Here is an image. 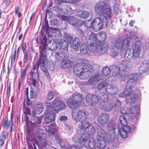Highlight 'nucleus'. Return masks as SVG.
<instances>
[{"mask_svg":"<svg viewBox=\"0 0 149 149\" xmlns=\"http://www.w3.org/2000/svg\"><path fill=\"white\" fill-rule=\"evenodd\" d=\"M47 110L45 112V121L49 124L53 121L55 119V114L59 110L64 109L65 107V103L56 99L52 102H47Z\"/></svg>","mask_w":149,"mask_h":149,"instance_id":"f257e3e1","label":"nucleus"},{"mask_svg":"<svg viewBox=\"0 0 149 149\" xmlns=\"http://www.w3.org/2000/svg\"><path fill=\"white\" fill-rule=\"evenodd\" d=\"M52 38L51 37L47 38L46 36L44 35H42V36L40 37V42L39 46L40 54V55L42 56L43 57L46 58V55L48 54V52L49 50L54 51L57 48V43L56 42V40L49 46L51 42Z\"/></svg>","mask_w":149,"mask_h":149,"instance_id":"f03ea898","label":"nucleus"},{"mask_svg":"<svg viewBox=\"0 0 149 149\" xmlns=\"http://www.w3.org/2000/svg\"><path fill=\"white\" fill-rule=\"evenodd\" d=\"M142 42L140 40L136 41L133 46V53L131 52L130 49H128L125 52L124 58L127 61H129L133 58L136 59V63L139 64L142 61L143 58L139 57L141 52V45Z\"/></svg>","mask_w":149,"mask_h":149,"instance_id":"7ed1b4c3","label":"nucleus"},{"mask_svg":"<svg viewBox=\"0 0 149 149\" xmlns=\"http://www.w3.org/2000/svg\"><path fill=\"white\" fill-rule=\"evenodd\" d=\"M139 77V74L136 73L132 74L130 75L129 77V79L125 86L124 91L119 94V95L120 97H125L132 91H134H134L136 90H137V89L134 85L135 82L138 80Z\"/></svg>","mask_w":149,"mask_h":149,"instance_id":"20e7f679","label":"nucleus"},{"mask_svg":"<svg viewBox=\"0 0 149 149\" xmlns=\"http://www.w3.org/2000/svg\"><path fill=\"white\" fill-rule=\"evenodd\" d=\"M94 9L96 13L101 15L104 14L109 19L112 17V13L111 9L105 2L100 1L97 3L95 5Z\"/></svg>","mask_w":149,"mask_h":149,"instance_id":"39448f33","label":"nucleus"},{"mask_svg":"<svg viewBox=\"0 0 149 149\" xmlns=\"http://www.w3.org/2000/svg\"><path fill=\"white\" fill-rule=\"evenodd\" d=\"M129 44V38L127 36L122 40L118 39L113 42L111 45L113 48L115 47L120 49L121 52H124L128 49Z\"/></svg>","mask_w":149,"mask_h":149,"instance_id":"423d86ee","label":"nucleus"},{"mask_svg":"<svg viewBox=\"0 0 149 149\" xmlns=\"http://www.w3.org/2000/svg\"><path fill=\"white\" fill-rule=\"evenodd\" d=\"M93 22V28L97 30H100L107 26V19L103 14L100 15V17L95 18Z\"/></svg>","mask_w":149,"mask_h":149,"instance_id":"0eeeda50","label":"nucleus"},{"mask_svg":"<svg viewBox=\"0 0 149 149\" xmlns=\"http://www.w3.org/2000/svg\"><path fill=\"white\" fill-rule=\"evenodd\" d=\"M96 138L98 142L108 143L111 141V135H109L107 132L104 129L100 128L97 131Z\"/></svg>","mask_w":149,"mask_h":149,"instance_id":"6e6552de","label":"nucleus"},{"mask_svg":"<svg viewBox=\"0 0 149 149\" xmlns=\"http://www.w3.org/2000/svg\"><path fill=\"white\" fill-rule=\"evenodd\" d=\"M31 119V127L34 131H37L40 128L42 118L38 117L35 114H32Z\"/></svg>","mask_w":149,"mask_h":149,"instance_id":"1a4fd4ad","label":"nucleus"},{"mask_svg":"<svg viewBox=\"0 0 149 149\" xmlns=\"http://www.w3.org/2000/svg\"><path fill=\"white\" fill-rule=\"evenodd\" d=\"M89 138L88 134L83 132H78V134L75 135L73 139L75 142L84 143L86 142Z\"/></svg>","mask_w":149,"mask_h":149,"instance_id":"9d476101","label":"nucleus"},{"mask_svg":"<svg viewBox=\"0 0 149 149\" xmlns=\"http://www.w3.org/2000/svg\"><path fill=\"white\" fill-rule=\"evenodd\" d=\"M72 115L73 119L77 122L81 120H86L88 116L87 113L84 109L79 110L77 113L73 112Z\"/></svg>","mask_w":149,"mask_h":149,"instance_id":"9b49d317","label":"nucleus"},{"mask_svg":"<svg viewBox=\"0 0 149 149\" xmlns=\"http://www.w3.org/2000/svg\"><path fill=\"white\" fill-rule=\"evenodd\" d=\"M67 39L73 50L76 52L78 51L81 43L80 39L78 38H75L73 39V38L70 36H68Z\"/></svg>","mask_w":149,"mask_h":149,"instance_id":"f8f14e48","label":"nucleus"},{"mask_svg":"<svg viewBox=\"0 0 149 149\" xmlns=\"http://www.w3.org/2000/svg\"><path fill=\"white\" fill-rule=\"evenodd\" d=\"M86 64L84 65L81 63L75 64L73 67V71L74 74L77 77L80 78V76L83 73L84 69V66L86 67Z\"/></svg>","mask_w":149,"mask_h":149,"instance_id":"ddd939ff","label":"nucleus"},{"mask_svg":"<svg viewBox=\"0 0 149 149\" xmlns=\"http://www.w3.org/2000/svg\"><path fill=\"white\" fill-rule=\"evenodd\" d=\"M86 102L90 105H95L99 101V97L95 95L88 94L86 97Z\"/></svg>","mask_w":149,"mask_h":149,"instance_id":"4468645a","label":"nucleus"},{"mask_svg":"<svg viewBox=\"0 0 149 149\" xmlns=\"http://www.w3.org/2000/svg\"><path fill=\"white\" fill-rule=\"evenodd\" d=\"M131 128L128 126H126L120 128L119 127L116 131V133L120 134L122 138H126L128 134L130 132Z\"/></svg>","mask_w":149,"mask_h":149,"instance_id":"2eb2a0df","label":"nucleus"},{"mask_svg":"<svg viewBox=\"0 0 149 149\" xmlns=\"http://www.w3.org/2000/svg\"><path fill=\"white\" fill-rule=\"evenodd\" d=\"M86 120H81L76 123V125L79 132H83L90 125V123Z\"/></svg>","mask_w":149,"mask_h":149,"instance_id":"dca6fc26","label":"nucleus"},{"mask_svg":"<svg viewBox=\"0 0 149 149\" xmlns=\"http://www.w3.org/2000/svg\"><path fill=\"white\" fill-rule=\"evenodd\" d=\"M77 15L69 17L68 21L69 23L74 26L78 27L82 25V21L77 18Z\"/></svg>","mask_w":149,"mask_h":149,"instance_id":"f3484780","label":"nucleus"},{"mask_svg":"<svg viewBox=\"0 0 149 149\" xmlns=\"http://www.w3.org/2000/svg\"><path fill=\"white\" fill-rule=\"evenodd\" d=\"M106 125L107 129L109 132H111L113 134L116 133V131L119 127L114 122L113 120H110Z\"/></svg>","mask_w":149,"mask_h":149,"instance_id":"a211bd4d","label":"nucleus"},{"mask_svg":"<svg viewBox=\"0 0 149 149\" xmlns=\"http://www.w3.org/2000/svg\"><path fill=\"white\" fill-rule=\"evenodd\" d=\"M88 44V46L84 44L81 45L80 49V52L81 53L83 54H86L88 51L91 52H94V49H95V47L93 45L92 46L91 44Z\"/></svg>","mask_w":149,"mask_h":149,"instance_id":"6ab92c4d","label":"nucleus"},{"mask_svg":"<svg viewBox=\"0 0 149 149\" xmlns=\"http://www.w3.org/2000/svg\"><path fill=\"white\" fill-rule=\"evenodd\" d=\"M56 42L60 47V49L67 51L68 45L67 42L63 38H59L56 39Z\"/></svg>","mask_w":149,"mask_h":149,"instance_id":"aec40b11","label":"nucleus"},{"mask_svg":"<svg viewBox=\"0 0 149 149\" xmlns=\"http://www.w3.org/2000/svg\"><path fill=\"white\" fill-rule=\"evenodd\" d=\"M103 77L102 73L98 72L95 74L94 75L89 79L86 81V83L88 84H91L95 81H99L100 79H102Z\"/></svg>","mask_w":149,"mask_h":149,"instance_id":"412c9836","label":"nucleus"},{"mask_svg":"<svg viewBox=\"0 0 149 149\" xmlns=\"http://www.w3.org/2000/svg\"><path fill=\"white\" fill-rule=\"evenodd\" d=\"M95 47L94 49V52L95 51H100L103 53L106 52L107 49H108L109 47L108 44L105 42H102L101 44H97L95 45Z\"/></svg>","mask_w":149,"mask_h":149,"instance_id":"4be33fe9","label":"nucleus"},{"mask_svg":"<svg viewBox=\"0 0 149 149\" xmlns=\"http://www.w3.org/2000/svg\"><path fill=\"white\" fill-rule=\"evenodd\" d=\"M86 70L85 72L84 70L83 72V73L80 76V79H84L88 77H89L92 75L93 72V69L92 68L88 67V68H86Z\"/></svg>","mask_w":149,"mask_h":149,"instance_id":"5701e85b","label":"nucleus"},{"mask_svg":"<svg viewBox=\"0 0 149 149\" xmlns=\"http://www.w3.org/2000/svg\"><path fill=\"white\" fill-rule=\"evenodd\" d=\"M53 57L56 61H59L67 57L63 51L55 52L53 53Z\"/></svg>","mask_w":149,"mask_h":149,"instance_id":"b1692460","label":"nucleus"},{"mask_svg":"<svg viewBox=\"0 0 149 149\" xmlns=\"http://www.w3.org/2000/svg\"><path fill=\"white\" fill-rule=\"evenodd\" d=\"M134 91H132L130 94L124 97H121L120 96H119L121 97H127L129 95H130V97H127L125 99V101L126 103L130 104L132 103H133L135 102L136 97V96L137 94L136 93V91L137 90H136L135 91H134Z\"/></svg>","mask_w":149,"mask_h":149,"instance_id":"393cba45","label":"nucleus"},{"mask_svg":"<svg viewBox=\"0 0 149 149\" xmlns=\"http://www.w3.org/2000/svg\"><path fill=\"white\" fill-rule=\"evenodd\" d=\"M97 36L93 32L91 33L89 36V38L88 40V43L91 44L92 46H95V45L97 44Z\"/></svg>","mask_w":149,"mask_h":149,"instance_id":"a878e982","label":"nucleus"},{"mask_svg":"<svg viewBox=\"0 0 149 149\" xmlns=\"http://www.w3.org/2000/svg\"><path fill=\"white\" fill-rule=\"evenodd\" d=\"M40 58L38 63H37L36 64H33V71L36 70L37 73L38 74V70L39 68V66H40V68L41 67V64L43 63H45V62L46 61L47 58L45 57H43L42 56L40 55Z\"/></svg>","mask_w":149,"mask_h":149,"instance_id":"bb28decb","label":"nucleus"},{"mask_svg":"<svg viewBox=\"0 0 149 149\" xmlns=\"http://www.w3.org/2000/svg\"><path fill=\"white\" fill-rule=\"evenodd\" d=\"M49 27L48 21L47 19L46 16L45 18V24L43 25L42 26L40 37L42 36V35H43L46 36V34L48 32Z\"/></svg>","mask_w":149,"mask_h":149,"instance_id":"cd10ccee","label":"nucleus"},{"mask_svg":"<svg viewBox=\"0 0 149 149\" xmlns=\"http://www.w3.org/2000/svg\"><path fill=\"white\" fill-rule=\"evenodd\" d=\"M106 38V33L104 32H100L97 34V43L101 44L102 42H104Z\"/></svg>","mask_w":149,"mask_h":149,"instance_id":"c85d7f7f","label":"nucleus"},{"mask_svg":"<svg viewBox=\"0 0 149 149\" xmlns=\"http://www.w3.org/2000/svg\"><path fill=\"white\" fill-rule=\"evenodd\" d=\"M43 110V107L42 104L39 102L36 105L34 109L33 110L32 113V114H39L42 113Z\"/></svg>","mask_w":149,"mask_h":149,"instance_id":"c756f323","label":"nucleus"},{"mask_svg":"<svg viewBox=\"0 0 149 149\" xmlns=\"http://www.w3.org/2000/svg\"><path fill=\"white\" fill-rule=\"evenodd\" d=\"M149 67V64L146 61L142 62L139 68V72L140 74H142L146 72L148 70Z\"/></svg>","mask_w":149,"mask_h":149,"instance_id":"7c9ffc66","label":"nucleus"},{"mask_svg":"<svg viewBox=\"0 0 149 149\" xmlns=\"http://www.w3.org/2000/svg\"><path fill=\"white\" fill-rule=\"evenodd\" d=\"M66 102L68 106L72 109H76L80 105L77 102L74 101L71 98L67 100Z\"/></svg>","mask_w":149,"mask_h":149,"instance_id":"2f4dec72","label":"nucleus"},{"mask_svg":"<svg viewBox=\"0 0 149 149\" xmlns=\"http://www.w3.org/2000/svg\"><path fill=\"white\" fill-rule=\"evenodd\" d=\"M109 117L106 114H103L99 116L97 119L98 122L101 124H104L108 121Z\"/></svg>","mask_w":149,"mask_h":149,"instance_id":"473e14b6","label":"nucleus"},{"mask_svg":"<svg viewBox=\"0 0 149 149\" xmlns=\"http://www.w3.org/2000/svg\"><path fill=\"white\" fill-rule=\"evenodd\" d=\"M72 99L80 104L82 101L83 98L80 93L76 92L73 94Z\"/></svg>","mask_w":149,"mask_h":149,"instance_id":"72a5a7b5","label":"nucleus"},{"mask_svg":"<svg viewBox=\"0 0 149 149\" xmlns=\"http://www.w3.org/2000/svg\"><path fill=\"white\" fill-rule=\"evenodd\" d=\"M107 92L111 95L115 94L118 91V89L116 85L114 84H111L110 87L107 89Z\"/></svg>","mask_w":149,"mask_h":149,"instance_id":"f704fd0d","label":"nucleus"},{"mask_svg":"<svg viewBox=\"0 0 149 149\" xmlns=\"http://www.w3.org/2000/svg\"><path fill=\"white\" fill-rule=\"evenodd\" d=\"M98 96L99 100L102 102H107L109 99L108 95L105 93H100Z\"/></svg>","mask_w":149,"mask_h":149,"instance_id":"c9c22d12","label":"nucleus"},{"mask_svg":"<svg viewBox=\"0 0 149 149\" xmlns=\"http://www.w3.org/2000/svg\"><path fill=\"white\" fill-rule=\"evenodd\" d=\"M95 132V129L94 127L91 125H90L84 130L83 132H85L88 135L93 134Z\"/></svg>","mask_w":149,"mask_h":149,"instance_id":"e433bc0d","label":"nucleus"},{"mask_svg":"<svg viewBox=\"0 0 149 149\" xmlns=\"http://www.w3.org/2000/svg\"><path fill=\"white\" fill-rule=\"evenodd\" d=\"M68 117L66 116H62L60 118V120L61 123H63L62 126L65 127V128L67 129H70V126L67 125L66 123V121L68 120Z\"/></svg>","mask_w":149,"mask_h":149,"instance_id":"4c0bfd02","label":"nucleus"},{"mask_svg":"<svg viewBox=\"0 0 149 149\" xmlns=\"http://www.w3.org/2000/svg\"><path fill=\"white\" fill-rule=\"evenodd\" d=\"M71 61L67 57L63 59L61 62V67L62 68L66 69L70 66Z\"/></svg>","mask_w":149,"mask_h":149,"instance_id":"58836bf2","label":"nucleus"},{"mask_svg":"<svg viewBox=\"0 0 149 149\" xmlns=\"http://www.w3.org/2000/svg\"><path fill=\"white\" fill-rule=\"evenodd\" d=\"M89 15V12L84 10L79 11L77 14V16L84 19L87 18L88 17Z\"/></svg>","mask_w":149,"mask_h":149,"instance_id":"ea45409f","label":"nucleus"},{"mask_svg":"<svg viewBox=\"0 0 149 149\" xmlns=\"http://www.w3.org/2000/svg\"><path fill=\"white\" fill-rule=\"evenodd\" d=\"M111 71L112 72L113 75L116 76L120 73V70L118 66L113 65L111 66Z\"/></svg>","mask_w":149,"mask_h":149,"instance_id":"a19ab883","label":"nucleus"},{"mask_svg":"<svg viewBox=\"0 0 149 149\" xmlns=\"http://www.w3.org/2000/svg\"><path fill=\"white\" fill-rule=\"evenodd\" d=\"M27 134L26 135V142H31L32 143H35V141L34 138L31 135L30 133V131L29 130H28L27 132Z\"/></svg>","mask_w":149,"mask_h":149,"instance_id":"79ce46f5","label":"nucleus"},{"mask_svg":"<svg viewBox=\"0 0 149 149\" xmlns=\"http://www.w3.org/2000/svg\"><path fill=\"white\" fill-rule=\"evenodd\" d=\"M139 109L137 106L132 107L129 109V112L130 113L135 114L137 116L139 114Z\"/></svg>","mask_w":149,"mask_h":149,"instance_id":"37998d69","label":"nucleus"},{"mask_svg":"<svg viewBox=\"0 0 149 149\" xmlns=\"http://www.w3.org/2000/svg\"><path fill=\"white\" fill-rule=\"evenodd\" d=\"M54 95L52 91L49 90L47 92L46 95L47 100L49 101L51 100L54 98Z\"/></svg>","mask_w":149,"mask_h":149,"instance_id":"c03bdc74","label":"nucleus"},{"mask_svg":"<svg viewBox=\"0 0 149 149\" xmlns=\"http://www.w3.org/2000/svg\"><path fill=\"white\" fill-rule=\"evenodd\" d=\"M108 85V82L106 80H104L99 83L97 86V88L98 89L101 90L106 87Z\"/></svg>","mask_w":149,"mask_h":149,"instance_id":"a18cd8bd","label":"nucleus"},{"mask_svg":"<svg viewBox=\"0 0 149 149\" xmlns=\"http://www.w3.org/2000/svg\"><path fill=\"white\" fill-rule=\"evenodd\" d=\"M44 135V134H41L38 135L37 136L38 139H39L40 141L41 144L42 146H45L46 145L45 139V137L44 136H43L42 135Z\"/></svg>","mask_w":149,"mask_h":149,"instance_id":"49530a36","label":"nucleus"},{"mask_svg":"<svg viewBox=\"0 0 149 149\" xmlns=\"http://www.w3.org/2000/svg\"><path fill=\"white\" fill-rule=\"evenodd\" d=\"M10 124V121H8V118L7 116L5 117L4 122L2 123V126L6 129H8Z\"/></svg>","mask_w":149,"mask_h":149,"instance_id":"de8ad7c7","label":"nucleus"},{"mask_svg":"<svg viewBox=\"0 0 149 149\" xmlns=\"http://www.w3.org/2000/svg\"><path fill=\"white\" fill-rule=\"evenodd\" d=\"M68 149H88V148L86 146H80L79 148H78V147H76L75 146H70ZM94 149H101V148L99 147H97L95 148Z\"/></svg>","mask_w":149,"mask_h":149,"instance_id":"09e8293b","label":"nucleus"},{"mask_svg":"<svg viewBox=\"0 0 149 149\" xmlns=\"http://www.w3.org/2000/svg\"><path fill=\"white\" fill-rule=\"evenodd\" d=\"M55 140L60 144L61 147H64L65 145L63 140L57 135H56L55 136Z\"/></svg>","mask_w":149,"mask_h":149,"instance_id":"8fccbe9b","label":"nucleus"},{"mask_svg":"<svg viewBox=\"0 0 149 149\" xmlns=\"http://www.w3.org/2000/svg\"><path fill=\"white\" fill-rule=\"evenodd\" d=\"M111 70L109 67H104L102 69L103 74L106 76H108L110 73Z\"/></svg>","mask_w":149,"mask_h":149,"instance_id":"3c124183","label":"nucleus"},{"mask_svg":"<svg viewBox=\"0 0 149 149\" xmlns=\"http://www.w3.org/2000/svg\"><path fill=\"white\" fill-rule=\"evenodd\" d=\"M95 144L96 143L94 139L92 138H90L88 143L89 147L90 148L92 149L94 147Z\"/></svg>","mask_w":149,"mask_h":149,"instance_id":"603ef678","label":"nucleus"},{"mask_svg":"<svg viewBox=\"0 0 149 149\" xmlns=\"http://www.w3.org/2000/svg\"><path fill=\"white\" fill-rule=\"evenodd\" d=\"M119 121L122 125L124 127L127 124V121L126 119L123 116H120L119 117Z\"/></svg>","mask_w":149,"mask_h":149,"instance_id":"864d4df0","label":"nucleus"},{"mask_svg":"<svg viewBox=\"0 0 149 149\" xmlns=\"http://www.w3.org/2000/svg\"><path fill=\"white\" fill-rule=\"evenodd\" d=\"M114 107L113 104L111 103L106 104L104 107V110L106 111H110Z\"/></svg>","mask_w":149,"mask_h":149,"instance_id":"5fc2aeb1","label":"nucleus"},{"mask_svg":"<svg viewBox=\"0 0 149 149\" xmlns=\"http://www.w3.org/2000/svg\"><path fill=\"white\" fill-rule=\"evenodd\" d=\"M41 70L45 73L46 76L48 78L49 76V74L47 72V69L45 68V63H42L41 64Z\"/></svg>","mask_w":149,"mask_h":149,"instance_id":"6e6d98bb","label":"nucleus"},{"mask_svg":"<svg viewBox=\"0 0 149 149\" xmlns=\"http://www.w3.org/2000/svg\"><path fill=\"white\" fill-rule=\"evenodd\" d=\"M118 67L120 70L123 71L126 70V68H128L127 63L124 62L120 63Z\"/></svg>","mask_w":149,"mask_h":149,"instance_id":"4d7b16f0","label":"nucleus"},{"mask_svg":"<svg viewBox=\"0 0 149 149\" xmlns=\"http://www.w3.org/2000/svg\"><path fill=\"white\" fill-rule=\"evenodd\" d=\"M66 11L64 13L67 15H70L73 13L74 11L70 6H67L65 8Z\"/></svg>","mask_w":149,"mask_h":149,"instance_id":"13d9d810","label":"nucleus"},{"mask_svg":"<svg viewBox=\"0 0 149 149\" xmlns=\"http://www.w3.org/2000/svg\"><path fill=\"white\" fill-rule=\"evenodd\" d=\"M8 133L6 131H3L0 136V138L5 140L8 136Z\"/></svg>","mask_w":149,"mask_h":149,"instance_id":"bf43d9fd","label":"nucleus"},{"mask_svg":"<svg viewBox=\"0 0 149 149\" xmlns=\"http://www.w3.org/2000/svg\"><path fill=\"white\" fill-rule=\"evenodd\" d=\"M111 141H110L109 142L107 143H111L113 144V146L115 147H117L118 145L119 142V141L117 140V139H115L114 140L111 137Z\"/></svg>","mask_w":149,"mask_h":149,"instance_id":"052dcab7","label":"nucleus"},{"mask_svg":"<svg viewBox=\"0 0 149 149\" xmlns=\"http://www.w3.org/2000/svg\"><path fill=\"white\" fill-rule=\"evenodd\" d=\"M114 105L115 107V109L119 110L120 108L121 102L119 100H118L115 102Z\"/></svg>","mask_w":149,"mask_h":149,"instance_id":"680f3d73","label":"nucleus"},{"mask_svg":"<svg viewBox=\"0 0 149 149\" xmlns=\"http://www.w3.org/2000/svg\"><path fill=\"white\" fill-rule=\"evenodd\" d=\"M93 23V21L92 22L91 20L87 21L86 23V26L87 28H92L94 29Z\"/></svg>","mask_w":149,"mask_h":149,"instance_id":"e2e57ef3","label":"nucleus"},{"mask_svg":"<svg viewBox=\"0 0 149 149\" xmlns=\"http://www.w3.org/2000/svg\"><path fill=\"white\" fill-rule=\"evenodd\" d=\"M16 54V51H15L14 53V54L10 56L11 58V63L13 64L15 62V57Z\"/></svg>","mask_w":149,"mask_h":149,"instance_id":"0e129e2a","label":"nucleus"},{"mask_svg":"<svg viewBox=\"0 0 149 149\" xmlns=\"http://www.w3.org/2000/svg\"><path fill=\"white\" fill-rule=\"evenodd\" d=\"M102 142H102H99V144L100 146V147L101 148H102L103 149H109L108 147L106 146H105V144L106 143L104 142V141Z\"/></svg>","mask_w":149,"mask_h":149,"instance_id":"69168bd1","label":"nucleus"},{"mask_svg":"<svg viewBox=\"0 0 149 149\" xmlns=\"http://www.w3.org/2000/svg\"><path fill=\"white\" fill-rule=\"evenodd\" d=\"M21 74L22 76L21 77V80L22 82L25 79V75L26 74V69H24L22 70Z\"/></svg>","mask_w":149,"mask_h":149,"instance_id":"338daca9","label":"nucleus"},{"mask_svg":"<svg viewBox=\"0 0 149 149\" xmlns=\"http://www.w3.org/2000/svg\"><path fill=\"white\" fill-rule=\"evenodd\" d=\"M50 31L52 32V33L50 34V35H49L50 36V37L51 38V36H54V35L55 34V32L56 31H57L58 30V29L53 28V27H50Z\"/></svg>","mask_w":149,"mask_h":149,"instance_id":"774afa93","label":"nucleus"}]
</instances>
